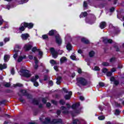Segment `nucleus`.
<instances>
[{
	"mask_svg": "<svg viewBox=\"0 0 124 124\" xmlns=\"http://www.w3.org/2000/svg\"><path fill=\"white\" fill-rule=\"evenodd\" d=\"M33 27V24H32V23H22L20 25L19 30L21 31H25V28H28V29H32Z\"/></svg>",
	"mask_w": 124,
	"mask_h": 124,
	"instance_id": "1",
	"label": "nucleus"
},
{
	"mask_svg": "<svg viewBox=\"0 0 124 124\" xmlns=\"http://www.w3.org/2000/svg\"><path fill=\"white\" fill-rule=\"evenodd\" d=\"M77 83L78 86H87L88 85V80L84 78H78L77 79Z\"/></svg>",
	"mask_w": 124,
	"mask_h": 124,
	"instance_id": "2",
	"label": "nucleus"
},
{
	"mask_svg": "<svg viewBox=\"0 0 124 124\" xmlns=\"http://www.w3.org/2000/svg\"><path fill=\"white\" fill-rule=\"evenodd\" d=\"M20 75L25 76V77L29 78L31 76V75L30 71H29L28 70H21L20 71Z\"/></svg>",
	"mask_w": 124,
	"mask_h": 124,
	"instance_id": "3",
	"label": "nucleus"
},
{
	"mask_svg": "<svg viewBox=\"0 0 124 124\" xmlns=\"http://www.w3.org/2000/svg\"><path fill=\"white\" fill-rule=\"evenodd\" d=\"M66 105L67 107V108H65V107H63L62 106L61 108V110L62 112V113H63V114H68V109H69V108H70V107H71V106H70V105H69V104H66Z\"/></svg>",
	"mask_w": 124,
	"mask_h": 124,
	"instance_id": "4",
	"label": "nucleus"
},
{
	"mask_svg": "<svg viewBox=\"0 0 124 124\" xmlns=\"http://www.w3.org/2000/svg\"><path fill=\"white\" fill-rule=\"evenodd\" d=\"M39 78V76L38 75H35V77H33L31 78V82L33 83V85L35 87H38L39 86L38 82L36 81V80H37Z\"/></svg>",
	"mask_w": 124,
	"mask_h": 124,
	"instance_id": "5",
	"label": "nucleus"
},
{
	"mask_svg": "<svg viewBox=\"0 0 124 124\" xmlns=\"http://www.w3.org/2000/svg\"><path fill=\"white\" fill-rule=\"evenodd\" d=\"M19 49H21V46H19L18 45H16L14 50V52H16V53L13 56L15 60H16L17 57H18V54L17 53L19 52Z\"/></svg>",
	"mask_w": 124,
	"mask_h": 124,
	"instance_id": "6",
	"label": "nucleus"
},
{
	"mask_svg": "<svg viewBox=\"0 0 124 124\" xmlns=\"http://www.w3.org/2000/svg\"><path fill=\"white\" fill-rule=\"evenodd\" d=\"M50 50L53 58L56 59L58 57V52L53 47L50 48Z\"/></svg>",
	"mask_w": 124,
	"mask_h": 124,
	"instance_id": "7",
	"label": "nucleus"
},
{
	"mask_svg": "<svg viewBox=\"0 0 124 124\" xmlns=\"http://www.w3.org/2000/svg\"><path fill=\"white\" fill-rule=\"evenodd\" d=\"M56 42L57 44L60 45V44H62V39H61V37H60V35L58 34L55 36Z\"/></svg>",
	"mask_w": 124,
	"mask_h": 124,
	"instance_id": "8",
	"label": "nucleus"
},
{
	"mask_svg": "<svg viewBox=\"0 0 124 124\" xmlns=\"http://www.w3.org/2000/svg\"><path fill=\"white\" fill-rule=\"evenodd\" d=\"M18 95L22 96V95H28L27 93V91L26 90H21L18 93Z\"/></svg>",
	"mask_w": 124,
	"mask_h": 124,
	"instance_id": "9",
	"label": "nucleus"
},
{
	"mask_svg": "<svg viewBox=\"0 0 124 124\" xmlns=\"http://www.w3.org/2000/svg\"><path fill=\"white\" fill-rule=\"evenodd\" d=\"M71 95H72V92H68V94H66L64 96V98H65L66 100H68L71 98Z\"/></svg>",
	"mask_w": 124,
	"mask_h": 124,
	"instance_id": "10",
	"label": "nucleus"
},
{
	"mask_svg": "<svg viewBox=\"0 0 124 124\" xmlns=\"http://www.w3.org/2000/svg\"><path fill=\"white\" fill-rule=\"evenodd\" d=\"M29 36L30 35L28 33L22 34L21 35V37L23 40H27Z\"/></svg>",
	"mask_w": 124,
	"mask_h": 124,
	"instance_id": "11",
	"label": "nucleus"
},
{
	"mask_svg": "<svg viewBox=\"0 0 124 124\" xmlns=\"http://www.w3.org/2000/svg\"><path fill=\"white\" fill-rule=\"evenodd\" d=\"M53 124H63L62 119H54L53 120Z\"/></svg>",
	"mask_w": 124,
	"mask_h": 124,
	"instance_id": "12",
	"label": "nucleus"
},
{
	"mask_svg": "<svg viewBox=\"0 0 124 124\" xmlns=\"http://www.w3.org/2000/svg\"><path fill=\"white\" fill-rule=\"evenodd\" d=\"M103 41L104 43H112L113 40L108 39L107 38H103Z\"/></svg>",
	"mask_w": 124,
	"mask_h": 124,
	"instance_id": "13",
	"label": "nucleus"
},
{
	"mask_svg": "<svg viewBox=\"0 0 124 124\" xmlns=\"http://www.w3.org/2000/svg\"><path fill=\"white\" fill-rule=\"evenodd\" d=\"M31 47H32V46L30 44H26L24 46V48L25 51H30V49H31Z\"/></svg>",
	"mask_w": 124,
	"mask_h": 124,
	"instance_id": "14",
	"label": "nucleus"
},
{
	"mask_svg": "<svg viewBox=\"0 0 124 124\" xmlns=\"http://www.w3.org/2000/svg\"><path fill=\"white\" fill-rule=\"evenodd\" d=\"M100 28L102 30L106 28V22L103 21L100 23Z\"/></svg>",
	"mask_w": 124,
	"mask_h": 124,
	"instance_id": "15",
	"label": "nucleus"
},
{
	"mask_svg": "<svg viewBox=\"0 0 124 124\" xmlns=\"http://www.w3.org/2000/svg\"><path fill=\"white\" fill-rule=\"evenodd\" d=\"M7 68V64L4 63L3 64H0V70H2V69H5Z\"/></svg>",
	"mask_w": 124,
	"mask_h": 124,
	"instance_id": "16",
	"label": "nucleus"
},
{
	"mask_svg": "<svg viewBox=\"0 0 124 124\" xmlns=\"http://www.w3.org/2000/svg\"><path fill=\"white\" fill-rule=\"evenodd\" d=\"M80 106V103H78L76 104H74L72 106V109H77L78 107Z\"/></svg>",
	"mask_w": 124,
	"mask_h": 124,
	"instance_id": "17",
	"label": "nucleus"
},
{
	"mask_svg": "<svg viewBox=\"0 0 124 124\" xmlns=\"http://www.w3.org/2000/svg\"><path fill=\"white\" fill-rule=\"evenodd\" d=\"M34 60L35 61V66H34V69H37L38 67V65L37 63H38V61L37 60L36 57H34Z\"/></svg>",
	"mask_w": 124,
	"mask_h": 124,
	"instance_id": "18",
	"label": "nucleus"
},
{
	"mask_svg": "<svg viewBox=\"0 0 124 124\" xmlns=\"http://www.w3.org/2000/svg\"><path fill=\"white\" fill-rule=\"evenodd\" d=\"M10 58V57L8 55H4V61L5 62H8V61H9Z\"/></svg>",
	"mask_w": 124,
	"mask_h": 124,
	"instance_id": "19",
	"label": "nucleus"
},
{
	"mask_svg": "<svg viewBox=\"0 0 124 124\" xmlns=\"http://www.w3.org/2000/svg\"><path fill=\"white\" fill-rule=\"evenodd\" d=\"M66 61H67V59H66V58L63 57L61 58L60 62H61V63H64V62H66Z\"/></svg>",
	"mask_w": 124,
	"mask_h": 124,
	"instance_id": "20",
	"label": "nucleus"
},
{
	"mask_svg": "<svg viewBox=\"0 0 124 124\" xmlns=\"http://www.w3.org/2000/svg\"><path fill=\"white\" fill-rule=\"evenodd\" d=\"M81 41L82 42H83V43H85V44H89V43H90V41H89L88 40H87L85 38H82L81 39Z\"/></svg>",
	"mask_w": 124,
	"mask_h": 124,
	"instance_id": "21",
	"label": "nucleus"
},
{
	"mask_svg": "<svg viewBox=\"0 0 124 124\" xmlns=\"http://www.w3.org/2000/svg\"><path fill=\"white\" fill-rule=\"evenodd\" d=\"M55 33H57V31H56V30H53L51 31H50L48 32L49 35H50V36L54 35Z\"/></svg>",
	"mask_w": 124,
	"mask_h": 124,
	"instance_id": "22",
	"label": "nucleus"
},
{
	"mask_svg": "<svg viewBox=\"0 0 124 124\" xmlns=\"http://www.w3.org/2000/svg\"><path fill=\"white\" fill-rule=\"evenodd\" d=\"M24 59H26L25 56H23V57L19 56L17 59V62H22V61H23V60H24Z\"/></svg>",
	"mask_w": 124,
	"mask_h": 124,
	"instance_id": "23",
	"label": "nucleus"
},
{
	"mask_svg": "<svg viewBox=\"0 0 124 124\" xmlns=\"http://www.w3.org/2000/svg\"><path fill=\"white\" fill-rule=\"evenodd\" d=\"M73 124H81L80 121L78 119H73Z\"/></svg>",
	"mask_w": 124,
	"mask_h": 124,
	"instance_id": "24",
	"label": "nucleus"
},
{
	"mask_svg": "<svg viewBox=\"0 0 124 124\" xmlns=\"http://www.w3.org/2000/svg\"><path fill=\"white\" fill-rule=\"evenodd\" d=\"M61 81H62V77H57V81H56V83L57 84V85H60V84H61Z\"/></svg>",
	"mask_w": 124,
	"mask_h": 124,
	"instance_id": "25",
	"label": "nucleus"
},
{
	"mask_svg": "<svg viewBox=\"0 0 124 124\" xmlns=\"http://www.w3.org/2000/svg\"><path fill=\"white\" fill-rule=\"evenodd\" d=\"M67 49L68 50V51H71L72 49V46H71V45L70 44H68L66 46Z\"/></svg>",
	"mask_w": 124,
	"mask_h": 124,
	"instance_id": "26",
	"label": "nucleus"
},
{
	"mask_svg": "<svg viewBox=\"0 0 124 124\" xmlns=\"http://www.w3.org/2000/svg\"><path fill=\"white\" fill-rule=\"evenodd\" d=\"M88 15V13L86 12L84 13H82L81 15L79 16L80 18H82V17H86Z\"/></svg>",
	"mask_w": 124,
	"mask_h": 124,
	"instance_id": "27",
	"label": "nucleus"
},
{
	"mask_svg": "<svg viewBox=\"0 0 124 124\" xmlns=\"http://www.w3.org/2000/svg\"><path fill=\"white\" fill-rule=\"evenodd\" d=\"M85 22L86 23H87L88 24H93V22H92V21H91V19H90V18L88 17L86 18Z\"/></svg>",
	"mask_w": 124,
	"mask_h": 124,
	"instance_id": "28",
	"label": "nucleus"
},
{
	"mask_svg": "<svg viewBox=\"0 0 124 124\" xmlns=\"http://www.w3.org/2000/svg\"><path fill=\"white\" fill-rule=\"evenodd\" d=\"M78 114H80V110L75 111L74 113H72V115L73 117H75V116L78 115Z\"/></svg>",
	"mask_w": 124,
	"mask_h": 124,
	"instance_id": "29",
	"label": "nucleus"
},
{
	"mask_svg": "<svg viewBox=\"0 0 124 124\" xmlns=\"http://www.w3.org/2000/svg\"><path fill=\"white\" fill-rule=\"evenodd\" d=\"M50 120L49 118H46L44 123L45 124H50Z\"/></svg>",
	"mask_w": 124,
	"mask_h": 124,
	"instance_id": "30",
	"label": "nucleus"
},
{
	"mask_svg": "<svg viewBox=\"0 0 124 124\" xmlns=\"http://www.w3.org/2000/svg\"><path fill=\"white\" fill-rule=\"evenodd\" d=\"M110 62L113 63L115 62H116V58L115 57H112L109 60Z\"/></svg>",
	"mask_w": 124,
	"mask_h": 124,
	"instance_id": "31",
	"label": "nucleus"
},
{
	"mask_svg": "<svg viewBox=\"0 0 124 124\" xmlns=\"http://www.w3.org/2000/svg\"><path fill=\"white\" fill-rule=\"evenodd\" d=\"M94 51H91L89 52V56L90 57H93L94 56Z\"/></svg>",
	"mask_w": 124,
	"mask_h": 124,
	"instance_id": "32",
	"label": "nucleus"
},
{
	"mask_svg": "<svg viewBox=\"0 0 124 124\" xmlns=\"http://www.w3.org/2000/svg\"><path fill=\"white\" fill-rule=\"evenodd\" d=\"M70 58L71 60H73V61H77V59H76V56L75 55H73L70 56Z\"/></svg>",
	"mask_w": 124,
	"mask_h": 124,
	"instance_id": "33",
	"label": "nucleus"
},
{
	"mask_svg": "<svg viewBox=\"0 0 124 124\" xmlns=\"http://www.w3.org/2000/svg\"><path fill=\"white\" fill-rule=\"evenodd\" d=\"M29 0H20L21 2H19V4H23V3H25L26 2H28Z\"/></svg>",
	"mask_w": 124,
	"mask_h": 124,
	"instance_id": "34",
	"label": "nucleus"
},
{
	"mask_svg": "<svg viewBox=\"0 0 124 124\" xmlns=\"http://www.w3.org/2000/svg\"><path fill=\"white\" fill-rule=\"evenodd\" d=\"M102 65H103V66H109V63L108 62H104L102 63Z\"/></svg>",
	"mask_w": 124,
	"mask_h": 124,
	"instance_id": "35",
	"label": "nucleus"
},
{
	"mask_svg": "<svg viewBox=\"0 0 124 124\" xmlns=\"http://www.w3.org/2000/svg\"><path fill=\"white\" fill-rule=\"evenodd\" d=\"M50 62L51 64H57V62H56V61L54 60H51L50 61Z\"/></svg>",
	"mask_w": 124,
	"mask_h": 124,
	"instance_id": "36",
	"label": "nucleus"
},
{
	"mask_svg": "<svg viewBox=\"0 0 124 124\" xmlns=\"http://www.w3.org/2000/svg\"><path fill=\"white\" fill-rule=\"evenodd\" d=\"M98 119L100 121H102V120H104L105 119V117L104 116H100L98 117Z\"/></svg>",
	"mask_w": 124,
	"mask_h": 124,
	"instance_id": "37",
	"label": "nucleus"
},
{
	"mask_svg": "<svg viewBox=\"0 0 124 124\" xmlns=\"http://www.w3.org/2000/svg\"><path fill=\"white\" fill-rule=\"evenodd\" d=\"M93 70H94L95 71H99V70H100V68H99V67L95 66Z\"/></svg>",
	"mask_w": 124,
	"mask_h": 124,
	"instance_id": "38",
	"label": "nucleus"
},
{
	"mask_svg": "<svg viewBox=\"0 0 124 124\" xmlns=\"http://www.w3.org/2000/svg\"><path fill=\"white\" fill-rule=\"evenodd\" d=\"M11 86V84L10 83H8V82H6L5 84H4V86L7 87V88H8L9 87H10Z\"/></svg>",
	"mask_w": 124,
	"mask_h": 124,
	"instance_id": "39",
	"label": "nucleus"
},
{
	"mask_svg": "<svg viewBox=\"0 0 124 124\" xmlns=\"http://www.w3.org/2000/svg\"><path fill=\"white\" fill-rule=\"evenodd\" d=\"M60 104H62V105H64L65 104V102L63 100H61L60 101Z\"/></svg>",
	"mask_w": 124,
	"mask_h": 124,
	"instance_id": "40",
	"label": "nucleus"
},
{
	"mask_svg": "<svg viewBox=\"0 0 124 124\" xmlns=\"http://www.w3.org/2000/svg\"><path fill=\"white\" fill-rule=\"evenodd\" d=\"M120 113H121V111H120V110L119 109H116L115 110V115H119V114H120Z\"/></svg>",
	"mask_w": 124,
	"mask_h": 124,
	"instance_id": "41",
	"label": "nucleus"
},
{
	"mask_svg": "<svg viewBox=\"0 0 124 124\" xmlns=\"http://www.w3.org/2000/svg\"><path fill=\"white\" fill-rule=\"evenodd\" d=\"M2 23H3V19H2L1 16H0V26L2 25Z\"/></svg>",
	"mask_w": 124,
	"mask_h": 124,
	"instance_id": "42",
	"label": "nucleus"
},
{
	"mask_svg": "<svg viewBox=\"0 0 124 124\" xmlns=\"http://www.w3.org/2000/svg\"><path fill=\"white\" fill-rule=\"evenodd\" d=\"M38 52H39V56H42V55H43V52L41 51H40V49H38Z\"/></svg>",
	"mask_w": 124,
	"mask_h": 124,
	"instance_id": "43",
	"label": "nucleus"
},
{
	"mask_svg": "<svg viewBox=\"0 0 124 124\" xmlns=\"http://www.w3.org/2000/svg\"><path fill=\"white\" fill-rule=\"evenodd\" d=\"M87 7H88V4H87V2H86V1H84L83 2V7H84L85 8H87Z\"/></svg>",
	"mask_w": 124,
	"mask_h": 124,
	"instance_id": "44",
	"label": "nucleus"
},
{
	"mask_svg": "<svg viewBox=\"0 0 124 124\" xmlns=\"http://www.w3.org/2000/svg\"><path fill=\"white\" fill-rule=\"evenodd\" d=\"M38 49L36 47H34L32 48L31 51L32 52H35V51H38Z\"/></svg>",
	"mask_w": 124,
	"mask_h": 124,
	"instance_id": "45",
	"label": "nucleus"
},
{
	"mask_svg": "<svg viewBox=\"0 0 124 124\" xmlns=\"http://www.w3.org/2000/svg\"><path fill=\"white\" fill-rule=\"evenodd\" d=\"M107 71H108V70L106 68H104L102 69V72H103V73H106Z\"/></svg>",
	"mask_w": 124,
	"mask_h": 124,
	"instance_id": "46",
	"label": "nucleus"
},
{
	"mask_svg": "<svg viewBox=\"0 0 124 124\" xmlns=\"http://www.w3.org/2000/svg\"><path fill=\"white\" fill-rule=\"evenodd\" d=\"M112 76V72H108V73H107V76H108L109 77H110V76Z\"/></svg>",
	"mask_w": 124,
	"mask_h": 124,
	"instance_id": "47",
	"label": "nucleus"
},
{
	"mask_svg": "<svg viewBox=\"0 0 124 124\" xmlns=\"http://www.w3.org/2000/svg\"><path fill=\"white\" fill-rule=\"evenodd\" d=\"M99 85L100 87H104V86H105V84H104L103 82H100Z\"/></svg>",
	"mask_w": 124,
	"mask_h": 124,
	"instance_id": "48",
	"label": "nucleus"
},
{
	"mask_svg": "<svg viewBox=\"0 0 124 124\" xmlns=\"http://www.w3.org/2000/svg\"><path fill=\"white\" fill-rule=\"evenodd\" d=\"M33 104H36V105H37V104H38V101L36 100H33Z\"/></svg>",
	"mask_w": 124,
	"mask_h": 124,
	"instance_id": "49",
	"label": "nucleus"
},
{
	"mask_svg": "<svg viewBox=\"0 0 124 124\" xmlns=\"http://www.w3.org/2000/svg\"><path fill=\"white\" fill-rule=\"evenodd\" d=\"M11 73L12 74V75H14L15 74V71H14V69L12 68L11 70Z\"/></svg>",
	"mask_w": 124,
	"mask_h": 124,
	"instance_id": "50",
	"label": "nucleus"
},
{
	"mask_svg": "<svg viewBox=\"0 0 124 124\" xmlns=\"http://www.w3.org/2000/svg\"><path fill=\"white\" fill-rule=\"evenodd\" d=\"M42 37H43V39H48V36L47 35H43L42 36Z\"/></svg>",
	"mask_w": 124,
	"mask_h": 124,
	"instance_id": "51",
	"label": "nucleus"
},
{
	"mask_svg": "<svg viewBox=\"0 0 124 124\" xmlns=\"http://www.w3.org/2000/svg\"><path fill=\"white\" fill-rule=\"evenodd\" d=\"M117 70L116 68H113L111 69V72H115Z\"/></svg>",
	"mask_w": 124,
	"mask_h": 124,
	"instance_id": "52",
	"label": "nucleus"
},
{
	"mask_svg": "<svg viewBox=\"0 0 124 124\" xmlns=\"http://www.w3.org/2000/svg\"><path fill=\"white\" fill-rule=\"evenodd\" d=\"M110 80L111 82H115V81H116L115 80V78H114V77L110 78Z\"/></svg>",
	"mask_w": 124,
	"mask_h": 124,
	"instance_id": "53",
	"label": "nucleus"
},
{
	"mask_svg": "<svg viewBox=\"0 0 124 124\" xmlns=\"http://www.w3.org/2000/svg\"><path fill=\"white\" fill-rule=\"evenodd\" d=\"M114 11H115V8L114 7H112L109 9L110 12H114Z\"/></svg>",
	"mask_w": 124,
	"mask_h": 124,
	"instance_id": "54",
	"label": "nucleus"
},
{
	"mask_svg": "<svg viewBox=\"0 0 124 124\" xmlns=\"http://www.w3.org/2000/svg\"><path fill=\"white\" fill-rule=\"evenodd\" d=\"M62 90L63 91V92H64V93H68V91H67V90H66V89L65 88H63Z\"/></svg>",
	"mask_w": 124,
	"mask_h": 124,
	"instance_id": "55",
	"label": "nucleus"
},
{
	"mask_svg": "<svg viewBox=\"0 0 124 124\" xmlns=\"http://www.w3.org/2000/svg\"><path fill=\"white\" fill-rule=\"evenodd\" d=\"M51 102H52V103H53V104H55V105H57V101L52 100L51 101Z\"/></svg>",
	"mask_w": 124,
	"mask_h": 124,
	"instance_id": "56",
	"label": "nucleus"
},
{
	"mask_svg": "<svg viewBox=\"0 0 124 124\" xmlns=\"http://www.w3.org/2000/svg\"><path fill=\"white\" fill-rule=\"evenodd\" d=\"M4 41L5 42H7V41H9V38H6L4 39Z\"/></svg>",
	"mask_w": 124,
	"mask_h": 124,
	"instance_id": "57",
	"label": "nucleus"
},
{
	"mask_svg": "<svg viewBox=\"0 0 124 124\" xmlns=\"http://www.w3.org/2000/svg\"><path fill=\"white\" fill-rule=\"evenodd\" d=\"M79 99H80V100L83 101V100H84L85 99V98H84L83 96H80L79 97Z\"/></svg>",
	"mask_w": 124,
	"mask_h": 124,
	"instance_id": "58",
	"label": "nucleus"
},
{
	"mask_svg": "<svg viewBox=\"0 0 124 124\" xmlns=\"http://www.w3.org/2000/svg\"><path fill=\"white\" fill-rule=\"evenodd\" d=\"M78 54H82V53H83V51L81 49H78Z\"/></svg>",
	"mask_w": 124,
	"mask_h": 124,
	"instance_id": "59",
	"label": "nucleus"
},
{
	"mask_svg": "<svg viewBox=\"0 0 124 124\" xmlns=\"http://www.w3.org/2000/svg\"><path fill=\"white\" fill-rule=\"evenodd\" d=\"M119 84V81L118 80H115L114 81V85H118Z\"/></svg>",
	"mask_w": 124,
	"mask_h": 124,
	"instance_id": "60",
	"label": "nucleus"
},
{
	"mask_svg": "<svg viewBox=\"0 0 124 124\" xmlns=\"http://www.w3.org/2000/svg\"><path fill=\"white\" fill-rule=\"evenodd\" d=\"M49 85H50V86H53V81H49L48 82Z\"/></svg>",
	"mask_w": 124,
	"mask_h": 124,
	"instance_id": "61",
	"label": "nucleus"
},
{
	"mask_svg": "<svg viewBox=\"0 0 124 124\" xmlns=\"http://www.w3.org/2000/svg\"><path fill=\"white\" fill-rule=\"evenodd\" d=\"M42 101H43V103H46V102L47 101V100L45 98H43Z\"/></svg>",
	"mask_w": 124,
	"mask_h": 124,
	"instance_id": "62",
	"label": "nucleus"
},
{
	"mask_svg": "<svg viewBox=\"0 0 124 124\" xmlns=\"http://www.w3.org/2000/svg\"><path fill=\"white\" fill-rule=\"evenodd\" d=\"M16 86H17V87H23V85L21 84L20 83L16 84Z\"/></svg>",
	"mask_w": 124,
	"mask_h": 124,
	"instance_id": "63",
	"label": "nucleus"
},
{
	"mask_svg": "<svg viewBox=\"0 0 124 124\" xmlns=\"http://www.w3.org/2000/svg\"><path fill=\"white\" fill-rule=\"evenodd\" d=\"M54 69L55 70H56V71H58V66H54Z\"/></svg>",
	"mask_w": 124,
	"mask_h": 124,
	"instance_id": "64",
	"label": "nucleus"
}]
</instances>
